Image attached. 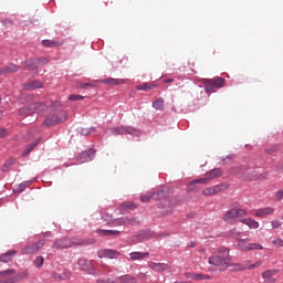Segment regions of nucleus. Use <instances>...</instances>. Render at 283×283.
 <instances>
[{
    "label": "nucleus",
    "instance_id": "nucleus-13",
    "mask_svg": "<svg viewBox=\"0 0 283 283\" xmlns=\"http://www.w3.org/2000/svg\"><path fill=\"white\" fill-rule=\"evenodd\" d=\"M277 270H266L265 272L262 273V277L264 282L268 283H275L277 282Z\"/></svg>",
    "mask_w": 283,
    "mask_h": 283
},
{
    "label": "nucleus",
    "instance_id": "nucleus-28",
    "mask_svg": "<svg viewBox=\"0 0 283 283\" xmlns=\"http://www.w3.org/2000/svg\"><path fill=\"white\" fill-rule=\"evenodd\" d=\"M42 45H44V48H60V45H63V42H57L54 40H43Z\"/></svg>",
    "mask_w": 283,
    "mask_h": 283
},
{
    "label": "nucleus",
    "instance_id": "nucleus-1",
    "mask_svg": "<svg viewBox=\"0 0 283 283\" xmlns=\"http://www.w3.org/2000/svg\"><path fill=\"white\" fill-rule=\"evenodd\" d=\"M208 263L212 266L229 269V266H233V258L231 256L229 249L220 248L208 259Z\"/></svg>",
    "mask_w": 283,
    "mask_h": 283
},
{
    "label": "nucleus",
    "instance_id": "nucleus-12",
    "mask_svg": "<svg viewBox=\"0 0 283 283\" xmlns=\"http://www.w3.org/2000/svg\"><path fill=\"white\" fill-rule=\"evenodd\" d=\"M94 154H95L94 149L85 150L77 156V161L82 164L90 163L94 160Z\"/></svg>",
    "mask_w": 283,
    "mask_h": 283
},
{
    "label": "nucleus",
    "instance_id": "nucleus-51",
    "mask_svg": "<svg viewBox=\"0 0 283 283\" xmlns=\"http://www.w3.org/2000/svg\"><path fill=\"white\" fill-rule=\"evenodd\" d=\"M184 276H185L187 280H195V281H196V272H195V273L186 272V273L184 274Z\"/></svg>",
    "mask_w": 283,
    "mask_h": 283
},
{
    "label": "nucleus",
    "instance_id": "nucleus-40",
    "mask_svg": "<svg viewBox=\"0 0 283 283\" xmlns=\"http://www.w3.org/2000/svg\"><path fill=\"white\" fill-rule=\"evenodd\" d=\"M44 262H45V259L43 256H36L35 260L33 261V264L34 266H36V269H41Z\"/></svg>",
    "mask_w": 283,
    "mask_h": 283
},
{
    "label": "nucleus",
    "instance_id": "nucleus-33",
    "mask_svg": "<svg viewBox=\"0 0 283 283\" xmlns=\"http://www.w3.org/2000/svg\"><path fill=\"white\" fill-rule=\"evenodd\" d=\"M213 276L209 274L196 273L195 281L196 282H203L205 280H212Z\"/></svg>",
    "mask_w": 283,
    "mask_h": 283
},
{
    "label": "nucleus",
    "instance_id": "nucleus-6",
    "mask_svg": "<svg viewBox=\"0 0 283 283\" xmlns=\"http://www.w3.org/2000/svg\"><path fill=\"white\" fill-rule=\"evenodd\" d=\"M237 266V271H253V269H260L262 266V260L255 261L254 263L251 260H247L243 263L233 264Z\"/></svg>",
    "mask_w": 283,
    "mask_h": 283
},
{
    "label": "nucleus",
    "instance_id": "nucleus-17",
    "mask_svg": "<svg viewBox=\"0 0 283 283\" xmlns=\"http://www.w3.org/2000/svg\"><path fill=\"white\" fill-rule=\"evenodd\" d=\"M14 255H17V250H10L7 253L0 255V262L8 264V262H12V260H14Z\"/></svg>",
    "mask_w": 283,
    "mask_h": 283
},
{
    "label": "nucleus",
    "instance_id": "nucleus-10",
    "mask_svg": "<svg viewBox=\"0 0 283 283\" xmlns=\"http://www.w3.org/2000/svg\"><path fill=\"white\" fill-rule=\"evenodd\" d=\"M129 224L130 227H136L138 224H140V220H138V218H134V217H125L122 219H117L115 221V227H123V226H127Z\"/></svg>",
    "mask_w": 283,
    "mask_h": 283
},
{
    "label": "nucleus",
    "instance_id": "nucleus-43",
    "mask_svg": "<svg viewBox=\"0 0 283 283\" xmlns=\"http://www.w3.org/2000/svg\"><path fill=\"white\" fill-rule=\"evenodd\" d=\"M10 275H14V270L9 269V270L0 271V277H10Z\"/></svg>",
    "mask_w": 283,
    "mask_h": 283
},
{
    "label": "nucleus",
    "instance_id": "nucleus-42",
    "mask_svg": "<svg viewBox=\"0 0 283 283\" xmlns=\"http://www.w3.org/2000/svg\"><path fill=\"white\" fill-rule=\"evenodd\" d=\"M15 160L10 158L9 160H7L3 166H2V171H8L10 169V167H12V165H14Z\"/></svg>",
    "mask_w": 283,
    "mask_h": 283
},
{
    "label": "nucleus",
    "instance_id": "nucleus-4",
    "mask_svg": "<svg viewBox=\"0 0 283 283\" xmlns=\"http://www.w3.org/2000/svg\"><path fill=\"white\" fill-rule=\"evenodd\" d=\"M240 251H262L264 247L259 243H249V239H237Z\"/></svg>",
    "mask_w": 283,
    "mask_h": 283
},
{
    "label": "nucleus",
    "instance_id": "nucleus-48",
    "mask_svg": "<svg viewBox=\"0 0 283 283\" xmlns=\"http://www.w3.org/2000/svg\"><path fill=\"white\" fill-rule=\"evenodd\" d=\"M77 87L80 90H87V87H94V84H92V83H78Z\"/></svg>",
    "mask_w": 283,
    "mask_h": 283
},
{
    "label": "nucleus",
    "instance_id": "nucleus-20",
    "mask_svg": "<svg viewBox=\"0 0 283 283\" xmlns=\"http://www.w3.org/2000/svg\"><path fill=\"white\" fill-rule=\"evenodd\" d=\"M101 83H104V85H123L125 83V80L107 77L102 80Z\"/></svg>",
    "mask_w": 283,
    "mask_h": 283
},
{
    "label": "nucleus",
    "instance_id": "nucleus-24",
    "mask_svg": "<svg viewBox=\"0 0 283 283\" xmlns=\"http://www.w3.org/2000/svg\"><path fill=\"white\" fill-rule=\"evenodd\" d=\"M240 222H242L243 224H247L251 229H258L260 227V223L251 218L240 219Z\"/></svg>",
    "mask_w": 283,
    "mask_h": 283
},
{
    "label": "nucleus",
    "instance_id": "nucleus-11",
    "mask_svg": "<svg viewBox=\"0 0 283 283\" xmlns=\"http://www.w3.org/2000/svg\"><path fill=\"white\" fill-rule=\"evenodd\" d=\"M98 258H108L109 260H114L116 258H119L120 252L112 249H102L97 252Z\"/></svg>",
    "mask_w": 283,
    "mask_h": 283
},
{
    "label": "nucleus",
    "instance_id": "nucleus-56",
    "mask_svg": "<svg viewBox=\"0 0 283 283\" xmlns=\"http://www.w3.org/2000/svg\"><path fill=\"white\" fill-rule=\"evenodd\" d=\"M6 136H8V130L0 129V138H6Z\"/></svg>",
    "mask_w": 283,
    "mask_h": 283
},
{
    "label": "nucleus",
    "instance_id": "nucleus-7",
    "mask_svg": "<svg viewBox=\"0 0 283 283\" xmlns=\"http://www.w3.org/2000/svg\"><path fill=\"white\" fill-rule=\"evenodd\" d=\"M64 120H67V114H52L44 119V125H46V127H52V125H59L60 123H64Z\"/></svg>",
    "mask_w": 283,
    "mask_h": 283
},
{
    "label": "nucleus",
    "instance_id": "nucleus-8",
    "mask_svg": "<svg viewBox=\"0 0 283 283\" xmlns=\"http://www.w3.org/2000/svg\"><path fill=\"white\" fill-rule=\"evenodd\" d=\"M45 247V241L40 240L36 243H32L27 245L24 249H22V255H30L32 253H38V251H41Z\"/></svg>",
    "mask_w": 283,
    "mask_h": 283
},
{
    "label": "nucleus",
    "instance_id": "nucleus-27",
    "mask_svg": "<svg viewBox=\"0 0 283 283\" xmlns=\"http://www.w3.org/2000/svg\"><path fill=\"white\" fill-rule=\"evenodd\" d=\"M14 72H19V66H17L14 64L6 66L4 69H0V75L10 74V73H14Z\"/></svg>",
    "mask_w": 283,
    "mask_h": 283
},
{
    "label": "nucleus",
    "instance_id": "nucleus-57",
    "mask_svg": "<svg viewBox=\"0 0 283 283\" xmlns=\"http://www.w3.org/2000/svg\"><path fill=\"white\" fill-rule=\"evenodd\" d=\"M164 83H174V80L172 78H167L164 81Z\"/></svg>",
    "mask_w": 283,
    "mask_h": 283
},
{
    "label": "nucleus",
    "instance_id": "nucleus-22",
    "mask_svg": "<svg viewBox=\"0 0 283 283\" xmlns=\"http://www.w3.org/2000/svg\"><path fill=\"white\" fill-rule=\"evenodd\" d=\"M220 176H222V169L220 168H214L206 174V178H208V181L220 178Z\"/></svg>",
    "mask_w": 283,
    "mask_h": 283
},
{
    "label": "nucleus",
    "instance_id": "nucleus-44",
    "mask_svg": "<svg viewBox=\"0 0 283 283\" xmlns=\"http://www.w3.org/2000/svg\"><path fill=\"white\" fill-rule=\"evenodd\" d=\"M95 283H118V281L113 280L111 277L97 279Z\"/></svg>",
    "mask_w": 283,
    "mask_h": 283
},
{
    "label": "nucleus",
    "instance_id": "nucleus-60",
    "mask_svg": "<svg viewBox=\"0 0 283 283\" xmlns=\"http://www.w3.org/2000/svg\"><path fill=\"white\" fill-rule=\"evenodd\" d=\"M176 203H170V207H174Z\"/></svg>",
    "mask_w": 283,
    "mask_h": 283
},
{
    "label": "nucleus",
    "instance_id": "nucleus-50",
    "mask_svg": "<svg viewBox=\"0 0 283 283\" xmlns=\"http://www.w3.org/2000/svg\"><path fill=\"white\" fill-rule=\"evenodd\" d=\"M272 229H280L282 227V222L280 220H274L271 222Z\"/></svg>",
    "mask_w": 283,
    "mask_h": 283
},
{
    "label": "nucleus",
    "instance_id": "nucleus-14",
    "mask_svg": "<svg viewBox=\"0 0 283 283\" xmlns=\"http://www.w3.org/2000/svg\"><path fill=\"white\" fill-rule=\"evenodd\" d=\"M109 132H111V134L113 136H123L125 134H134V129L133 128L125 127V126L111 128Z\"/></svg>",
    "mask_w": 283,
    "mask_h": 283
},
{
    "label": "nucleus",
    "instance_id": "nucleus-41",
    "mask_svg": "<svg viewBox=\"0 0 283 283\" xmlns=\"http://www.w3.org/2000/svg\"><path fill=\"white\" fill-rule=\"evenodd\" d=\"M34 59L25 62L27 70H39V64L33 63Z\"/></svg>",
    "mask_w": 283,
    "mask_h": 283
},
{
    "label": "nucleus",
    "instance_id": "nucleus-52",
    "mask_svg": "<svg viewBox=\"0 0 283 283\" xmlns=\"http://www.w3.org/2000/svg\"><path fill=\"white\" fill-rule=\"evenodd\" d=\"M28 185H30V181L21 184L18 188L19 193H21V191H23Z\"/></svg>",
    "mask_w": 283,
    "mask_h": 283
},
{
    "label": "nucleus",
    "instance_id": "nucleus-5",
    "mask_svg": "<svg viewBox=\"0 0 283 283\" xmlns=\"http://www.w3.org/2000/svg\"><path fill=\"white\" fill-rule=\"evenodd\" d=\"M83 241H72V239H60L53 243L54 249H70L72 247H81Z\"/></svg>",
    "mask_w": 283,
    "mask_h": 283
},
{
    "label": "nucleus",
    "instance_id": "nucleus-45",
    "mask_svg": "<svg viewBox=\"0 0 283 283\" xmlns=\"http://www.w3.org/2000/svg\"><path fill=\"white\" fill-rule=\"evenodd\" d=\"M244 169H247L245 167H232L230 169V174L232 175H238V174H242V171H244Z\"/></svg>",
    "mask_w": 283,
    "mask_h": 283
},
{
    "label": "nucleus",
    "instance_id": "nucleus-53",
    "mask_svg": "<svg viewBox=\"0 0 283 283\" xmlns=\"http://www.w3.org/2000/svg\"><path fill=\"white\" fill-rule=\"evenodd\" d=\"M92 132H94V128H91L90 130L85 128L81 129V134H83V136H87L88 134H92Z\"/></svg>",
    "mask_w": 283,
    "mask_h": 283
},
{
    "label": "nucleus",
    "instance_id": "nucleus-39",
    "mask_svg": "<svg viewBox=\"0 0 283 283\" xmlns=\"http://www.w3.org/2000/svg\"><path fill=\"white\" fill-rule=\"evenodd\" d=\"M165 198L164 190L153 191V200H163Z\"/></svg>",
    "mask_w": 283,
    "mask_h": 283
},
{
    "label": "nucleus",
    "instance_id": "nucleus-59",
    "mask_svg": "<svg viewBox=\"0 0 283 283\" xmlns=\"http://www.w3.org/2000/svg\"><path fill=\"white\" fill-rule=\"evenodd\" d=\"M1 116H3V112L0 111V118H1Z\"/></svg>",
    "mask_w": 283,
    "mask_h": 283
},
{
    "label": "nucleus",
    "instance_id": "nucleus-32",
    "mask_svg": "<svg viewBox=\"0 0 283 283\" xmlns=\"http://www.w3.org/2000/svg\"><path fill=\"white\" fill-rule=\"evenodd\" d=\"M52 277L53 280H55V282H61V280H70L71 275L70 272L64 273V275H61L56 272L52 273Z\"/></svg>",
    "mask_w": 283,
    "mask_h": 283
},
{
    "label": "nucleus",
    "instance_id": "nucleus-49",
    "mask_svg": "<svg viewBox=\"0 0 283 283\" xmlns=\"http://www.w3.org/2000/svg\"><path fill=\"white\" fill-rule=\"evenodd\" d=\"M85 96L82 95H70L69 101H83Z\"/></svg>",
    "mask_w": 283,
    "mask_h": 283
},
{
    "label": "nucleus",
    "instance_id": "nucleus-37",
    "mask_svg": "<svg viewBox=\"0 0 283 283\" xmlns=\"http://www.w3.org/2000/svg\"><path fill=\"white\" fill-rule=\"evenodd\" d=\"M30 114H32V108L31 106H24L22 108L19 109V115L20 116H30Z\"/></svg>",
    "mask_w": 283,
    "mask_h": 283
},
{
    "label": "nucleus",
    "instance_id": "nucleus-2",
    "mask_svg": "<svg viewBox=\"0 0 283 283\" xmlns=\"http://www.w3.org/2000/svg\"><path fill=\"white\" fill-rule=\"evenodd\" d=\"M203 85H205V92L207 94H211L216 92V90L220 87H224V78L217 77L213 80H203Z\"/></svg>",
    "mask_w": 283,
    "mask_h": 283
},
{
    "label": "nucleus",
    "instance_id": "nucleus-35",
    "mask_svg": "<svg viewBox=\"0 0 283 283\" xmlns=\"http://www.w3.org/2000/svg\"><path fill=\"white\" fill-rule=\"evenodd\" d=\"M32 63H34V65H38V67H41L43 65H46V63H50V60H48L46 57H39L34 59Z\"/></svg>",
    "mask_w": 283,
    "mask_h": 283
},
{
    "label": "nucleus",
    "instance_id": "nucleus-38",
    "mask_svg": "<svg viewBox=\"0 0 283 283\" xmlns=\"http://www.w3.org/2000/svg\"><path fill=\"white\" fill-rule=\"evenodd\" d=\"M207 182H209L208 177L195 179L190 182V187H193V185H207Z\"/></svg>",
    "mask_w": 283,
    "mask_h": 283
},
{
    "label": "nucleus",
    "instance_id": "nucleus-18",
    "mask_svg": "<svg viewBox=\"0 0 283 283\" xmlns=\"http://www.w3.org/2000/svg\"><path fill=\"white\" fill-rule=\"evenodd\" d=\"M145 258H149V252H132V253H129V260H132V262L145 260Z\"/></svg>",
    "mask_w": 283,
    "mask_h": 283
},
{
    "label": "nucleus",
    "instance_id": "nucleus-23",
    "mask_svg": "<svg viewBox=\"0 0 283 283\" xmlns=\"http://www.w3.org/2000/svg\"><path fill=\"white\" fill-rule=\"evenodd\" d=\"M31 107V113L34 114V112L39 113V112H43V109H45V104L43 102H35L30 104Z\"/></svg>",
    "mask_w": 283,
    "mask_h": 283
},
{
    "label": "nucleus",
    "instance_id": "nucleus-34",
    "mask_svg": "<svg viewBox=\"0 0 283 283\" xmlns=\"http://www.w3.org/2000/svg\"><path fill=\"white\" fill-rule=\"evenodd\" d=\"M154 198V191H148L140 195V202H149Z\"/></svg>",
    "mask_w": 283,
    "mask_h": 283
},
{
    "label": "nucleus",
    "instance_id": "nucleus-30",
    "mask_svg": "<svg viewBox=\"0 0 283 283\" xmlns=\"http://www.w3.org/2000/svg\"><path fill=\"white\" fill-rule=\"evenodd\" d=\"M154 109H158L159 112H163L165 109V99L163 97H159L153 103Z\"/></svg>",
    "mask_w": 283,
    "mask_h": 283
},
{
    "label": "nucleus",
    "instance_id": "nucleus-26",
    "mask_svg": "<svg viewBox=\"0 0 283 283\" xmlns=\"http://www.w3.org/2000/svg\"><path fill=\"white\" fill-rule=\"evenodd\" d=\"M97 233L99 235H104V237H116V235H120V231L118 230H97Z\"/></svg>",
    "mask_w": 283,
    "mask_h": 283
},
{
    "label": "nucleus",
    "instance_id": "nucleus-25",
    "mask_svg": "<svg viewBox=\"0 0 283 283\" xmlns=\"http://www.w3.org/2000/svg\"><path fill=\"white\" fill-rule=\"evenodd\" d=\"M77 265L80 266V269H81L82 271H87V273H88L90 275H93L94 272H90V263L87 262L86 259H80V260L77 261Z\"/></svg>",
    "mask_w": 283,
    "mask_h": 283
},
{
    "label": "nucleus",
    "instance_id": "nucleus-46",
    "mask_svg": "<svg viewBox=\"0 0 283 283\" xmlns=\"http://www.w3.org/2000/svg\"><path fill=\"white\" fill-rule=\"evenodd\" d=\"M272 244H273L276 249H281V248H283V239H280V238L274 239V240L272 241Z\"/></svg>",
    "mask_w": 283,
    "mask_h": 283
},
{
    "label": "nucleus",
    "instance_id": "nucleus-47",
    "mask_svg": "<svg viewBox=\"0 0 283 283\" xmlns=\"http://www.w3.org/2000/svg\"><path fill=\"white\" fill-rule=\"evenodd\" d=\"M122 207H124V209H136V203L132 201H126L122 205Z\"/></svg>",
    "mask_w": 283,
    "mask_h": 283
},
{
    "label": "nucleus",
    "instance_id": "nucleus-55",
    "mask_svg": "<svg viewBox=\"0 0 283 283\" xmlns=\"http://www.w3.org/2000/svg\"><path fill=\"white\" fill-rule=\"evenodd\" d=\"M137 277H138V280H147V273H145V272H139V273L137 274Z\"/></svg>",
    "mask_w": 283,
    "mask_h": 283
},
{
    "label": "nucleus",
    "instance_id": "nucleus-31",
    "mask_svg": "<svg viewBox=\"0 0 283 283\" xmlns=\"http://www.w3.org/2000/svg\"><path fill=\"white\" fill-rule=\"evenodd\" d=\"M154 87H156L155 84L143 83L137 85L136 90H138L139 92H147L149 90H154Z\"/></svg>",
    "mask_w": 283,
    "mask_h": 283
},
{
    "label": "nucleus",
    "instance_id": "nucleus-19",
    "mask_svg": "<svg viewBox=\"0 0 283 283\" xmlns=\"http://www.w3.org/2000/svg\"><path fill=\"white\" fill-rule=\"evenodd\" d=\"M117 283H138L136 277L132 276L130 274H124L116 277Z\"/></svg>",
    "mask_w": 283,
    "mask_h": 283
},
{
    "label": "nucleus",
    "instance_id": "nucleus-15",
    "mask_svg": "<svg viewBox=\"0 0 283 283\" xmlns=\"http://www.w3.org/2000/svg\"><path fill=\"white\" fill-rule=\"evenodd\" d=\"M273 213H275V208L265 207V208H260L255 210L254 216L256 218H266V216H273Z\"/></svg>",
    "mask_w": 283,
    "mask_h": 283
},
{
    "label": "nucleus",
    "instance_id": "nucleus-58",
    "mask_svg": "<svg viewBox=\"0 0 283 283\" xmlns=\"http://www.w3.org/2000/svg\"><path fill=\"white\" fill-rule=\"evenodd\" d=\"M277 148H273L271 150H268V154H273V151H275Z\"/></svg>",
    "mask_w": 283,
    "mask_h": 283
},
{
    "label": "nucleus",
    "instance_id": "nucleus-54",
    "mask_svg": "<svg viewBox=\"0 0 283 283\" xmlns=\"http://www.w3.org/2000/svg\"><path fill=\"white\" fill-rule=\"evenodd\" d=\"M275 198L276 200H283V189L276 191Z\"/></svg>",
    "mask_w": 283,
    "mask_h": 283
},
{
    "label": "nucleus",
    "instance_id": "nucleus-21",
    "mask_svg": "<svg viewBox=\"0 0 283 283\" xmlns=\"http://www.w3.org/2000/svg\"><path fill=\"white\" fill-rule=\"evenodd\" d=\"M30 275V272L25 270L24 272L20 274H15L12 279H9L6 283H15V282H21V280H25Z\"/></svg>",
    "mask_w": 283,
    "mask_h": 283
},
{
    "label": "nucleus",
    "instance_id": "nucleus-16",
    "mask_svg": "<svg viewBox=\"0 0 283 283\" xmlns=\"http://www.w3.org/2000/svg\"><path fill=\"white\" fill-rule=\"evenodd\" d=\"M148 268L151 269L153 271H157L158 273H163L164 271H169L171 266L167 263H155V262H149Z\"/></svg>",
    "mask_w": 283,
    "mask_h": 283
},
{
    "label": "nucleus",
    "instance_id": "nucleus-9",
    "mask_svg": "<svg viewBox=\"0 0 283 283\" xmlns=\"http://www.w3.org/2000/svg\"><path fill=\"white\" fill-rule=\"evenodd\" d=\"M229 189L228 184H220L217 186L208 187L202 190L203 196H216V193H220V191H224Z\"/></svg>",
    "mask_w": 283,
    "mask_h": 283
},
{
    "label": "nucleus",
    "instance_id": "nucleus-29",
    "mask_svg": "<svg viewBox=\"0 0 283 283\" xmlns=\"http://www.w3.org/2000/svg\"><path fill=\"white\" fill-rule=\"evenodd\" d=\"M39 143H41V139H36L35 142L31 143L29 146H27L25 150L22 153L23 158H25V156H29L31 151L36 147V145H39Z\"/></svg>",
    "mask_w": 283,
    "mask_h": 283
},
{
    "label": "nucleus",
    "instance_id": "nucleus-3",
    "mask_svg": "<svg viewBox=\"0 0 283 283\" xmlns=\"http://www.w3.org/2000/svg\"><path fill=\"white\" fill-rule=\"evenodd\" d=\"M244 216H247V210L244 209H231L228 210L224 216H223V220L224 222H228L229 224L235 222V220H242V218H244Z\"/></svg>",
    "mask_w": 283,
    "mask_h": 283
},
{
    "label": "nucleus",
    "instance_id": "nucleus-36",
    "mask_svg": "<svg viewBox=\"0 0 283 283\" xmlns=\"http://www.w3.org/2000/svg\"><path fill=\"white\" fill-rule=\"evenodd\" d=\"M40 87H43V84L41 82H31L29 84L25 85L27 90H39Z\"/></svg>",
    "mask_w": 283,
    "mask_h": 283
}]
</instances>
